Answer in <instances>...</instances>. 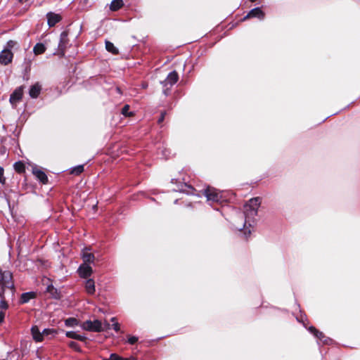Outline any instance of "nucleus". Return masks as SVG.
Listing matches in <instances>:
<instances>
[{"instance_id": "39448f33", "label": "nucleus", "mask_w": 360, "mask_h": 360, "mask_svg": "<svg viewBox=\"0 0 360 360\" xmlns=\"http://www.w3.org/2000/svg\"><path fill=\"white\" fill-rule=\"evenodd\" d=\"M24 87L22 86L17 88L11 95L9 101L13 106H15L22 97Z\"/></svg>"}, {"instance_id": "aec40b11", "label": "nucleus", "mask_w": 360, "mask_h": 360, "mask_svg": "<svg viewBox=\"0 0 360 360\" xmlns=\"http://www.w3.org/2000/svg\"><path fill=\"white\" fill-rule=\"evenodd\" d=\"M46 51L45 46L41 43L37 44L33 49V51L35 55L43 53Z\"/></svg>"}, {"instance_id": "1a4fd4ad", "label": "nucleus", "mask_w": 360, "mask_h": 360, "mask_svg": "<svg viewBox=\"0 0 360 360\" xmlns=\"http://www.w3.org/2000/svg\"><path fill=\"white\" fill-rule=\"evenodd\" d=\"M47 19L49 25L53 27L61 20V17L58 14L49 13L47 14Z\"/></svg>"}, {"instance_id": "20e7f679", "label": "nucleus", "mask_w": 360, "mask_h": 360, "mask_svg": "<svg viewBox=\"0 0 360 360\" xmlns=\"http://www.w3.org/2000/svg\"><path fill=\"white\" fill-rule=\"evenodd\" d=\"M205 195L207 197V200L212 202H220L222 199V193L220 191H218L217 189L214 188H207L205 191Z\"/></svg>"}, {"instance_id": "4468645a", "label": "nucleus", "mask_w": 360, "mask_h": 360, "mask_svg": "<svg viewBox=\"0 0 360 360\" xmlns=\"http://www.w3.org/2000/svg\"><path fill=\"white\" fill-rule=\"evenodd\" d=\"M85 290L89 295H93L95 292V283L93 279H88L85 283Z\"/></svg>"}, {"instance_id": "393cba45", "label": "nucleus", "mask_w": 360, "mask_h": 360, "mask_svg": "<svg viewBox=\"0 0 360 360\" xmlns=\"http://www.w3.org/2000/svg\"><path fill=\"white\" fill-rule=\"evenodd\" d=\"M84 171V166L83 165H79L77 167H75L72 169L71 173L74 174H79Z\"/></svg>"}, {"instance_id": "f3484780", "label": "nucleus", "mask_w": 360, "mask_h": 360, "mask_svg": "<svg viewBox=\"0 0 360 360\" xmlns=\"http://www.w3.org/2000/svg\"><path fill=\"white\" fill-rule=\"evenodd\" d=\"M36 293L34 292H25L21 295L20 301L22 303H26L30 300L34 298Z\"/></svg>"}, {"instance_id": "b1692460", "label": "nucleus", "mask_w": 360, "mask_h": 360, "mask_svg": "<svg viewBox=\"0 0 360 360\" xmlns=\"http://www.w3.org/2000/svg\"><path fill=\"white\" fill-rule=\"evenodd\" d=\"M65 325L67 326H71V327L75 326L77 325V321L75 318H69L65 320Z\"/></svg>"}, {"instance_id": "7c9ffc66", "label": "nucleus", "mask_w": 360, "mask_h": 360, "mask_svg": "<svg viewBox=\"0 0 360 360\" xmlns=\"http://www.w3.org/2000/svg\"><path fill=\"white\" fill-rule=\"evenodd\" d=\"M138 340V338L135 336H130L128 338V342L131 345L135 344Z\"/></svg>"}, {"instance_id": "a211bd4d", "label": "nucleus", "mask_w": 360, "mask_h": 360, "mask_svg": "<svg viewBox=\"0 0 360 360\" xmlns=\"http://www.w3.org/2000/svg\"><path fill=\"white\" fill-rule=\"evenodd\" d=\"M309 330L317 338H319L320 340L323 341V343L326 344L328 343L327 340H322L325 338L324 335L322 332H320L317 330L314 327H309Z\"/></svg>"}, {"instance_id": "473e14b6", "label": "nucleus", "mask_w": 360, "mask_h": 360, "mask_svg": "<svg viewBox=\"0 0 360 360\" xmlns=\"http://www.w3.org/2000/svg\"><path fill=\"white\" fill-rule=\"evenodd\" d=\"M15 44H16V42L14 41H12V40L9 41L7 43L8 49L13 48L15 45Z\"/></svg>"}, {"instance_id": "e433bc0d", "label": "nucleus", "mask_w": 360, "mask_h": 360, "mask_svg": "<svg viewBox=\"0 0 360 360\" xmlns=\"http://www.w3.org/2000/svg\"><path fill=\"white\" fill-rule=\"evenodd\" d=\"M251 233V231L250 229H248V234H250Z\"/></svg>"}, {"instance_id": "6e6552de", "label": "nucleus", "mask_w": 360, "mask_h": 360, "mask_svg": "<svg viewBox=\"0 0 360 360\" xmlns=\"http://www.w3.org/2000/svg\"><path fill=\"white\" fill-rule=\"evenodd\" d=\"M79 275L83 278H87L92 273V269L89 264H82L79 269Z\"/></svg>"}, {"instance_id": "6ab92c4d", "label": "nucleus", "mask_w": 360, "mask_h": 360, "mask_svg": "<svg viewBox=\"0 0 360 360\" xmlns=\"http://www.w3.org/2000/svg\"><path fill=\"white\" fill-rule=\"evenodd\" d=\"M66 336L70 338H72V339H75V340H81V341H84L86 340V337H84L83 335H78L74 331L67 332Z\"/></svg>"}, {"instance_id": "f8f14e48", "label": "nucleus", "mask_w": 360, "mask_h": 360, "mask_svg": "<svg viewBox=\"0 0 360 360\" xmlns=\"http://www.w3.org/2000/svg\"><path fill=\"white\" fill-rule=\"evenodd\" d=\"M31 333L33 339L36 342H41L43 340V334H41V333L39 330V328L37 326L32 327Z\"/></svg>"}, {"instance_id": "9d476101", "label": "nucleus", "mask_w": 360, "mask_h": 360, "mask_svg": "<svg viewBox=\"0 0 360 360\" xmlns=\"http://www.w3.org/2000/svg\"><path fill=\"white\" fill-rule=\"evenodd\" d=\"M68 34L65 32H63L60 34V42L58 44V49H59V51H60L62 52L63 54L64 50L66 47V44H68Z\"/></svg>"}, {"instance_id": "ea45409f", "label": "nucleus", "mask_w": 360, "mask_h": 360, "mask_svg": "<svg viewBox=\"0 0 360 360\" xmlns=\"http://www.w3.org/2000/svg\"><path fill=\"white\" fill-rule=\"evenodd\" d=\"M20 1H22L23 0H20Z\"/></svg>"}, {"instance_id": "bb28decb", "label": "nucleus", "mask_w": 360, "mask_h": 360, "mask_svg": "<svg viewBox=\"0 0 360 360\" xmlns=\"http://www.w3.org/2000/svg\"><path fill=\"white\" fill-rule=\"evenodd\" d=\"M68 345L70 348L75 349V351H79V345L75 341H70L68 343Z\"/></svg>"}, {"instance_id": "cd10ccee", "label": "nucleus", "mask_w": 360, "mask_h": 360, "mask_svg": "<svg viewBox=\"0 0 360 360\" xmlns=\"http://www.w3.org/2000/svg\"><path fill=\"white\" fill-rule=\"evenodd\" d=\"M111 321L112 322H114L113 324H112L113 329L115 330H116V331H119L120 330V325H119V323L117 322H115V318H114V317L112 318Z\"/></svg>"}, {"instance_id": "2eb2a0df", "label": "nucleus", "mask_w": 360, "mask_h": 360, "mask_svg": "<svg viewBox=\"0 0 360 360\" xmlns=\"http://www.w3.org/2000/svg\"><path fill=\"white\" fill-rule=\"evenodd\" d=\"M33 173L35 175V176L43 184H46L47 182L48 178L44 172L38 169H34L33 170Z\"/></svg>"}, {"instance_id": "c9c22d12", "label": "nucleus", "mask_w": 360, "mask_h": 360, "mask_svg": "<svg viewBox=\"0 0 360 360\" xmlns=\"http://www.w3.org/2000/svg\"><path fill=\"white\" fill-rule=\"evenodd\" d=\"M164 119V115L162 114L161 117L159 119V122H162Z\"/></svg>"}, {"instance_id": "ddd939ff", "label": "nucleus", "mask_w": 360, "mask_h": 360, "mask_svg": "<svg viewBox=\"0 0 360 360\" xmlns=\"http://www.w3.org/2000/svg\"><path fill=\"white\" fill-rule=\"evenodd\" d=\"M253 17H257L262 19L264 18V13L259 8H255L249 12V13L245 17V19Z\"/></svg>"}, {"instance_id": "c756f323", "label": "nucleus", "mask_w": 360, "mask_h": 360, "mask_svg": "<svg viewBox=\"0 0 360 360\" xmlns=\"http://www.w3.org/2000/svg\"><path fill=\"white\" fill-rule=\"evenodd\" d=\"M5 181L6 179L4 176V169L1 167H0V182L4 184H5Z\"/></svg>"}, {"instance_id": "423d86ee", "label": "nucleus", "mask_w": 360, "mask_h": 360, "mask_svg": "<svg viewBox=\"0 0 360 360\" xmlns=\"http://www.w3.org/2000/svg\"><path fill=\"white\" fill-rule=\"evenodd\" d=\"M13 58V53L11 51L6 49L0 53V63L7 65L11 62Z\"/></svg>"}, {"instance_id": "4be33fe9", "label": "nucleus", "mask_w": 360, "mask_h": 360, "mask_svg": "<svg viewBox=\"0 0 360 360\" xmlns=\"http://www.w3.org/2000/svg\"><path fill=\"white\" fill-rule=\"evenodd\" d=\"M105 48L108 52H110L112 54L118 53V49L110 41L105 42Z\"/></svg>"}, {"instance_id": "f704fd0d", "label": "nucleus", "mask_w": 360, "mask_h": 360, "mask_svg": "<svg viewBox=\"0 0 360 360\" xmlns=\"http://www.w3.org/2000/svg\"><path fill=\"white\" fill-rule=\"evenodd\" d=\"M54 290V288H53V286H49V287H48V290H49V292H51V290Z\"/></svg>"}, {"instance_id": "58836bf2", "label": "nucleus", "mask_w": 360, "mask_h": 360, "mask_svg": "<svg viewBox=\"0 0 360 360\" xmlns=\"http://www.w3.org/2000/svg\"><path fill=\"white\" fill-rule=\"evenodd\" d=\"M103 360H110V359H103Z\"/></svg>"}, {"instance_id": "5701e85b", "label": "nucleus", "mask_w": 360, "mask_h": 360, "mask_svg": "<svg viewBox=\"0 0 360 360\" xmlns=\"http://www.w3.org/2000/svg\"><path fill=\"white\" fill-rule=\"evenodd\" d=\"M13 167H14L15 170L16 172H18V173H22V172H25V167L24 163H22V162H15L14 164Z\"/></svg>"}, {"instance_id": "a878e982", "label": "nucleus", "mask_w": 360, "mask_h": 360, "mask_svg": "<svg viewBox=\"0 0 360 360\" xmlns=\"http://www.w3.org/2000/svg\"><path fill=\"white\" fill-rule=\"evenodd\" d=\"M129 105H125L123 107V108L122 109V113L124 116H131L133 115V113L131 112H129Z\"/></svg>"}, {"instance_id": "f03ea898", "label": "nucleus", "mask_w": 360, "mask_h": 360, "mask_svg": "<svg viewBox=\"0 0 360 360\" xmlns=\"http://www.w3.org/2000/svg\"><path fill=\"white\" fill-rule=\"evenodd\" d=\"M261 200L259 198H254L250 199L248 202L245 205L244 214L245 216V222L243 225L244 235L247 238V229L245 228L246 224L248 223L250 226L251 219L257 214V210L260 205Z\"/></svg>"}, {"instance_id": "0eeeda50", "label": "nucleus", "mask_w": 360, "mask_h": 360, "mask_svg": "<svg viewBox=\"0 0 360 360\" xmlns=\"http://www.w3.org/2000/svg\"><path fill=\"white\" fill-rule=\"evenodd\" d=\"M178 79L179 76L177 72L176 71H173L170 72L168 75L167 79L164 82H162V84L164 87H167V85L172 86L178 81Z\"/></svg>"}, {"instance_id": "c85d7f7f", "label": "nucleus", "mask_w": 360, "mask_h": 360, "mask_svg": "<svg viewBox=\"0 0 360 360\" xmlns=\"http://www.w3.org/2000/svg\"><path fill=\"white\" fill-rule=\"evenodd\" d=\"M55 333V330H53V329H44L41 334H43V337L45 336V335H51V334H53Z\"/></svg>"}, {"instance_id": "412c9836", "label": "nucleus", "mask_w": 360, "mask_h": 360, "mask_svg": "<svg viewBox=\"0 0 360 360\" xmlns=\"http://www.w3.org/2000/svg\"><path fill=\"white\" fill-rule=\"evenodd\" d=\"M123 6L122 0H113L110 4V9L112 11H117L122 8Z\"/></svg>"}, {"instance_id": "72a5a7b5", "label": "nucleus", "mask_w": 360, "mask_h": 360, "mask_svg": "<svg viewBox=\"0 0 360 360\" xmlns=\"http://www.w3.org/2000/svg\"><path fill=\"white\" fill-rule=\"evenodd\" d=\"M122 360H136L134 357H131L129 359H123L122 358Z\"/></svg>"}, {"instance_id": "2f4dec72", "label": "nucleus", "mask_w": 360, "mask_h": 360, "mask_svg": "<svg viewBox=\"0 0 360 360\" xmlns=\"http://www.w3.org/2000/svg\"><path fill=\"white\" fill-rule=\"evenodd\" d=\"M109 359L110 360H122V357L119 356L116 354H111Z\"/></svg>"}, {"instance_id": "9b49d317", "label": "nucleus", "mask_w": 360, "mask_h": 360, "mask_svg": "<svg viewBox=\"0 0 360 360\" xmlns=\"http://www.w3.org/2000/svg\"><path fill=\"white\" fill-rule=\"evenodd\" d=\"M41 90V86L39 83H36L34 85H32L29 91V94L30 97L33 98H36L39 95Z\"/></svg>"}, {"instance_id": "dca6fc26", "label": "nucleus", "mask_w": 360, "mask_h": 360, "mask_svg": "<svg viewBox=\"0 0 360 360\" xmlns=\"http://www.w3.org/2000/svg\"><path fill=\"white\" fill-rule=\"evenodd\" d=\"M82 259L84 260V264H88L94 262V255L87 250H84L82 252Z\"/></svg>"}, {"instance_id": "4c0bfd02", "label": "nucleus", "mask_w": 360, "mask_h": 360, "mask_svg": "<svg viewBox=\"0 0 360 360\" xmlns=\"http://www.w3.org/2000/svg\"><path fill=\"white\" fill-rule=\"evenodd\" d=\"M250 1H252V2H254V1H255L256 0H250Z\"/></svg>"}, {"instance_id": "7ed1b4c3", "label": "nucleus", "mask_w": 360, "mask_h": 360, "mask_svg": "<svg viewBox=\"0 0 360 360\" xmlns=\"http://www.w3.org/2000/svg\"><path fill=\"white\" fill-rule=\"evenodd\" d=\"M82 328L88 331L100 332L105 329L110 328V324L108 323L103 324L102 322L98 320H94L93 321H86L82 323Z\"/></svg>"}, {"instance_id": "f257e3e1", "label": "nucleus", "mask_w": 360, "mask_h": 360, "mask_svg": "<svg viewBox=\"0 0 360 360\" xmlns=\"http://www.w3.org/2000/svg\"><path fill=\"white\" fill-rule=\"evenodd\" d=\"M13 283L12 281V274L9 271H2L0 269V324L4 321L5 311L8 308V304L4 300V295L6 291L11 294L13 292Z\"/></svg>"}]
</instances>
